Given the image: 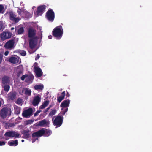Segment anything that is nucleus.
Listing matches in <instances>:
<instances>
[{
    "mask_svg": "<svg viewBox=\"0 0 152 152\" xmlns=\"http://www.w3.org/2000/svg\"><path fill=\"white\" fill-rule=\"evenodd\" d=\"M35 32V31L31 28H30L29 30V36L31 37L29 40V46L32 49L34 48L37 42V37L34 36Z\"/></svg>",
    "mask_w": 152,
    "mask_h": 152,
    "instance_id": "nucleus-1",
    "label": "nucleus"
},
{
    "mask_svg": "<svg viewBox=\"0 0 152 152\" xmlns=\"http://www.w3.org/2000/svg\"><path fill=\"white\" fill-rule=\"evenodd\" d=\"M63 34V30L61 26L56 27L53 31V35L57 39L61 38Z\"/></svg>",
    "mask_w": 152,
    "mask_h": 152,
    "instance_id": "nucleus-2",
    "label": "nucleus"
},
{
    "mask_svg": "<svg viewBox=\"0 0 152 152\" xmlns=\"http://www.w3.org/2000/svg\"><path fill=\"white\" fill-rule=\"evenodd\" d=\"M53 124L57 126L58 127L60 126L62 124L63 122V118L60 116H54L52 119Z\"/></svg>",
    "mask_w": 152,
    "mask_h": 152,
    "instance_id": "nucleus-3",
    "label": "nucleus"
},
{
    "mask_svg": "<svg viewBox=\"0 0 152 152\" xmlns=\"http://www.w3.org/2000/svg\"><path fill=\"white\" fill-rule=\"evenodd\" d=\"M11 112V110L10 108H4L1 110L0 115L2 118H4L7 116L10 115Z\"/></svg>",
    "mask_w": 152,
    "mask_h": 152,
    "instance_id": "nucleus-4",
    "label": "nucleus"
},
{
    "mask_svg": "<svg viewBox=\"0 0 152 152\" xmlns=\"http://www.w3.org/2000/svg\"><path fill=\"white\" fill-rule=\"evenodd\" d=\"M19 93L21 95L25 94L26 95L30 96L31 95V91L28 88H21L19 90Z\"/></svg>",
    "mask_w": 152,
    "mask_h": 152,
    "instance_id": "nucleus-5",
    "label": "nucleus"
},
{
    "mask_svg": "<svg viewBox=\"0 0 152 152\" xmlns=\"http://www.w3.org/2000/svg\"><path fill=\"white\" fill-rule=\"evenodd\" d=\"M45 5L41 6L38 7L36 13L34 14L36 17L41 15L45 11Z\"/></svg>",
    "mask_w": 152,
    "mask_h": 152,
    "instance_id": "nucleus-6",
    "label": "nucleus"
},
{
    "mask_svg": "<svg viewBox=\"0 0 152 152\" xmlns=\"http://www.w3.org/2000/svg\"><path fill=\"white\" fill-rule=\"evenodd\" d=\"M8 60L10 62L13 64L20 63L21 62V59L17 56L10 57Z\"/></svg>",
    "mask_w": 152,
    "mask_h": 152,
    "instance_id": "nucleus-7",
    "label": "nucleus"
},
{
    "mask_svg": "<svg viewBox=\"0 0 152 152\" xmlns=\"http://www.w3.org/2000/svg\"><path fill=\"white\" fill-rule=\"evenodd\" d=\"M5 136L10 137L11 138H18L19 136V134L15 132H8L5 133Z\"/></svg>",
    "mask_w": 152,
    "mask_h": 152,
    "instance_id": "nucleus-8",
    "label": "nucleus"
},
{
    "mask_svg": "<svg viewBox=\"0 0 152 152\" xmlns=\"http://www.w3.org/2000/svg\"><path fill=\"white\" fill-rule=\"evenodd\" d=\"M14 41L13 40H10L7 42L4 45L5 48L12 49L14 48Z\"/></svg>",
    "mask_w": 152,
    "mask_h": 152,
    "instance_id": "nucleus-9",
    "label": "nucleus"
},
{
    "mask_svg": "<svg viewBox=\"0 0 152 152\" xmlns=\"http://www.w3.org/2000/svg\"><path fill=\"white\" fill-rule=\"evenodd\" d=\"M37 63H34V71L37 76L38 77H40L42 75V72L41 69L37 66Z\"/></svg>",
    "mask_w": 152,
    "mask_h": 152,
    "instance_id": "nucleus-10",
    "label": "nucleus"
},
{
    "mask_svg": "<svg viewBox=\"0 0 152 152\" xmlns=\"http://www.w3.org/2000/svg\"><path fill=\"white\" fill-rule=\"evenodd\" d=\"M47 19L49 21H53L54 18V13L51 10L48 11L47 13Z\"/></svg>",
    "mask_w": 152,
    "mask_h": 152,
    "instance_id": "nucleus-11",
    "label": "nucleus"
},
{
    "mask_svg": "<svg viewBox=\"0 0 152 152\" xmlns=\"http://www.w3.org/2000/svg\"><path fill=\"white\" fill-rule=\"evenodd\" d=\"M9 15L10 20L15 22H18L20 19L19 17H16L15 14L12 11L9 12Z\"/></svg>",
    "mask_w": 152,
    "mask_h": 152,
    "instance_id": "nucleus-12",
    "label": "nucleus"
},
{
    "mask_svg": "<svg viewBox=\"0 0 152 152\" xmlns=\"http://www.w3.org/2000/svg\"><path fill=\"white\" fill-rule=\"evenodd\" d=\"M32 109L31 108H29L24 110L23 113L22 115L24 117L27 118L32 115Z\"/></svg>",
    "mask_w": 152,
    "mask_h": 152,
    "instance_id": "nucleus-13",
    "label": "nucleus"
},
{
    "mask_svg": "<svg viewBox=\"0 0 152 152\" xmlns=\"http://www.w3.org/2000/svg\"><path fill=\"white\" fill-rule=\"evenodd\" d=\"M41 97L39 95L35 96L32 101V104L34 106L37 105L40 101Z\"/></svg>",
    "mask_w": 152,
    "mask_h": 152,
    "instance_id": "nucleus-14",
    "label": "nucleus"
},
{
    "mask_svg": "<svg viewBox=\"0 0 152 152\" xmlns=\"http://www.w3.org/2000/svg\"><path fill=\"white\" fill-rule=\"evenodd\" d=\"M11 36V34L8 32H4L0 35V37L2 40L10 38Z\"/></svg>",
    "mask_w": 152,
    "mask_h": 152,
    "instance_id": "nucleus-15",
    "label": "nucleus"
},
{
    "mask_svg": "<svg viewBox=\"0 0 152 152\" xmlns=\"http://www.w3.org/2000/svg\"><path fill=\"white\" fill-rule=\"evenodd\" d=\"M38 133H40L41 136L44 134L45 136H48L51 134L52 132L50 130L44 129L39 130Z\"/></svg>",
    "mask_w": 152,
    "mask_h": 152,
    "instance_id": "nucleus-16",
    "label": "nucleus"
},
{
    "mask_svg": "<svg viewBox=\"0 0 152 152\" xmlns=\"http://www.w3.org/2000/svg\"><path fill=\"white\" fill-rule=\"evenodd\" d=\"M38 132V131L32 134V142H34L36 140L38 139L37 137L41 136V135L40 134V133Z\"/></svg>",
    "mask_w": 152,
    "mask_h": 152,
    "instance_id": "nucleus-17",
    "label": "nucleus"
},
{
    "mask_svg": "<svg viewBox=\"0 0 152 152\" xmlns=\"http://www.w3.org/2000/svg\"><path fill=\"white\" fill-rule=\"evenodd\" d=\"M69 100H64L61 103V106L62 107H68L69 105Z\"/></svg>",
    "mask_w": 152,
    "mask_h": 152,
    "instance_id": "nucleus-18",
    "label": "nucleus"
},
{
    "mask_svg": "<svg viewBox=\"0 0 152 152\" xmlns=\"http://www.w3.org/2000/svg\"><path fill=\"white\" fill-rule=\"evenodd\" d=\"M18 143L17 140L10 141L8 142V145L10 146H15L18 145Z\"/></svg>",
    "mask_w": 152,
    "mask_h": 152,
    "instance_id": "nucleus-19",
    "label": "nucleus"
},
{
    "mask_svg": "<svg viewBox=\"0 0 152 152\" xmlns=\"http://www.w3.org/2000/svg\"><path fill=\"white\" fill-rule=\"evenodd\" d=\"M3 84H7L10 82V79L9 77L7 76H5L2 79Z\"/></svg>",
    "mask_w": 152,
    "mask_h": 152,
    "instance_id": "nucleus-20",
    "label": "nucleus"
},
{
    "mask_svg": "<svg viewBox=\"0 0 152 152\" xmlns=\"http://www.w3.org/2000/svg\"><path fill=\"white\" fill-rule=\"evenodd\" d=\"M49 122L48 121L44 119L41 121H39L38 123L39 126H42L45 125H48L49 124Z\"/></svg>",
    "mask_w": 152,
    "mask_h": 152,
    "instance_id": "nucleus-21",
    "label": "nucleus"
},
{
    "mask_svg": "<svg viewBox=\"0 0 152 152\" xmlns=\"http://www.w3.org/2000/svg\"><path fill=\"white\" fill-rule=\"evenodd\" d=\"M16 69H17V70L19 71V72L18 74V76H19L20 74L22 73L23 69V66L22 65H20L17 66Z\"/></svg>",
    "mask_w": 152,
    "mask_h": 152,
    "instance_id": "nucleus-22",
    "label": "nucleus"
},
{
    "mask_svg": "<svg viewBox=\"0 0 152 152\" xmlns=\"http://www.w3.org/2000/svg\"><path fill=\"white\" fill-rule=\"evenodd\" d=\"M49 102L48 101H46L39 107V109H43L45 108L49 104Z\"/></svg>",
    "mask_w": 152,
    "mask_h": 152,
    "instance_id": "nucleus-23",
    "label": "nucleus"
},
{
    "mask_svg": "<svg viewBox=\"0 0 152 152\" xmlns=\"http://www.w3.org/2000/svg\"><path fill=\"white\" fill-rule=\"evenodd\" d=\"M43 88V86L42 84L36 85L34 86V88L36 90L42 89Z\"/></svg>",
    "mask_w": 152,
    "mask_h": 152,
    "instance_id": "nucleus-24",
    "label": "nucleus"
},
{
    "mask_svg": "<svg viewBox=\"0 0 152 152\" xmlns=\"http://www.w3.org/2000/svg\"><path fill=\"white\" fill-rule=\"evenodd\" d=\"M16 94L15 92H13L10 94L9 95V98L12 100L13 99L15 98Z\"/></svg>",
    "mask_w": 152,
    "mask_h": 152,
    "instance_id": "nucleus-25",
    "label": "nucleus"
},
{
    "mask_svg": "<svg viewBox=\"0 0 152 152\" xmlns=\"http://www.w3.org/2000/svg\"><path fill=\"white\" fill-rule=\"evenodd\" d=\"M65 95V91L63 92L61 94V95L59 97L58 99V101L59 102H61L64 98Z\"/></svg>",
    "mask_w": 152,
    "mask_h": 152,
    "instance_id": "nucleus-26",
    "label": "nucleus"
},
{
    "mask_svg": "<svg viewBox=\"0 0 152 152\" xmlns=\"http://www.w3.org/2000/svg\"><path fill=\"white\" fill-rule=\"evenodd\" d=\"M14 108L15 111V113L17 114H19L20 112V108L15 105L14 106Z\"/></svg>",
    "mask_w": 152,
    "mask_h": 152,
    "instance_id": "nucleus-27",
    "label": "nucleus"
},
{
    "mask_svg": "<svg viewBox=\"0 0 152 152\" xmlns=\"http://www.w3.org/2000/svg\"><path fill=\"white\" fill-rule=\"evenodd\" d=\"M2 87L4 90L6 92H8L10 89V87L8 84L2 85Z\"/></svg>",
    "mask_w": 152,
    "mask_h": 152,
    "instance_id": "nucleus-28",
    "label": "nucleus"
},
{
    "mask_svg": "<svg viewBox=\"0 0 152 152\" xmlns=\"http://www.w3.org/2000/svg\"><path fill=\"white\" fill-rule=\"evenodd\" d=\"M24 15L27 18H29L31 16V14L29 13L27 11H24V12H23Z\"/></svg>",
    "mask_w": 152,
    "mask_h": 152,
    "instance_id": "nucleus-29",
    "label": "nucleus"
},
{
    "mask_svg": "<svg viewBox=\"0 0 152 152\" xmlns=\"http://www.w3.org/2000/svg\"><path fill=\"white\" fill-rule=\"evenodd\" d=\"M23 12H24V11L23 10H22L20 9H18L17 10L18 13L20 15H21V16H23L24 15Z\"/></svg>",
    "mask_w": 152,
    "mask_h": 152,
    "instance_id": "nucleus-30",
    "label": "nucleus"
},
{
    "mask_svg": "<svg viewBox=\"0 0 152 152\" xmlns=\"http://www.w3.org/2000/svg\"><path fill=\"white\" fill-rule=\"evenodd\" d=\"M4 11L5 9L4 7L1 5H0V13H4Z\"/></svg>",
    "mask_w": 152,
    "mask_h": 152,
    "instance_id": "nucleus-31",
    "label": "nucleus"
},
{
    "mask_svg": "<svg viewBox=\"0 0 152 152\" xmlns=\"http://www.w3.org/2000/svg\"><path fill=\"white\" fill-rule=\"evenodd\" d=\"M56 112V111L55 110H52L50 113L49 115L50 116H52L54 115Z\"/></svg>",
    "mask_w": 152,
    "mask_h": 152,
    "instance_id": "nucleus-32",
    "label": "nucleus"
},
{
    "mask_svg": "<svg viewBox=\"0 0 152 152\" xmlns=\"http://www.w3.org/2000/svg\"><path fill=\"white\" fill-rule=\"evenodd\" d=\"M30 78H26V81L27 83H31L33 79V77L32 76H28Z\"/></svg>",
    "mask_w": 152,
    "mask_h": 152,
    "instance_id": "nucleus-33",
    "label": "nucleus"
},
{
    "mask_svg": "<svg viewBox=\"0 0 152 152\" xmlns=\"http://www.w3.org/2000/svg\"><path fill=\"white\" fill-rule=\"evenodd\" d=\"M23 27H20L18 29V34H21L23 32Z\"/></svg>",
    "mask_w": 152,
    "mask_h": 152,
    "instance_id": "nucleus-34",
    "label": "nucleus"
},
{
    "mask_svg": "<svg viewBox=\"0 0 152 152\" xmlns=\"http://www.w3.org/2000/svg\"><path fill=\"white\" fill-rule=\"evenodd\" d=\"M34 122V120H28L26 121L25 123L26 125L31 124Z\"/></svg>",
    "mask_w": 152,
    "mask_h": 152,
    "instance_id": "nucleus-35",
    "label": "nucleus"
},
{
    "mask_svg": "<svg viewBox=\"0 0 152 152\" xmlns=\"http://www.w3.org/2000/svg\"><path fill=\"white\" fill-rule=\"evenodd\" d=\"M26 78H30V77H29L28 75H25L22 76L21 77V79L22 80H25L26 81Z\"/></svg>",
    "mask_w": 152,
    "mask_h": 152,
    "instance_id": "nucleus-36",
    "label": "nucleus"
},
{
    "mask_svg": "<svg viewBox=\"0 0 152 152\" xmlns=\"http://www.w3.org/2000/svg\"><path fill=\"white\" fill-rule=\"evenodd\" d=\"M22 99L20 98H19L17 100L16 103L17 104H20L22 105Z\"/></svg>",
    "mask_w": 152,
    "mask_h": 152,
    "instance_id": "nucleus-37",
    "label": "nucleus"
},
{
    "mask_svg": "<svg viewBox=\"0 0 152 152\" xmlns=\"http://www.w3.org/2000/svg\"><path fill=\"white\" fill-rule=\"evenodd\" d=\"M19 53L22 56H25L26 54V52L23 50L20 51Z\"/></svg>",
    "mask_w": 152,
    "mask_h": 152,
    "instance_id": "nucleus-38",
    "label": "nucleus"
},
{
    "mask_svg": "<svg viewBox=\"0 0 152 152\" xmlns=\"http://www.w3.org/2000/svg\"><path fill=\"white\" fill-rule=\"evenodd\" d=\"M4 28L3 23L1 21H0V31L3 29Z\"/></svg>",
    "mask_w": 152,
    "mask_h": 152,
    "instance_id": "nucleus-39",
    "label": "nucleus"
},
{
    "mask_svg": "<svg viewBox=\"0 0 152 152\" xmlns=\"http://www.w3.org/2000/svg\"><path fill=\"white\" fill-rule=\"evenodd\" d=\"M41 110L37 111L34 114V117L38 115V114L41 112Z\"/></svg>",
    "mask_w": 152,
    "mask_h": 152,
    "instance_id": "nucleus-40",
    "label": "nucleus"
},
{
    "mask_svg": "<svg viewBox=\"0 0 152 152\" xmlns=\"http://www.w3.org/2000/svg\"><path fill=\"white\" fill-rule=\"evenodd\" d=\"M5 142L4 141H0V146H3L5 145Z\"/></svg>",
    "mask_w": 152,
    "mask_h": 152,
    "instance_id": "nucleus-41",
    "label": "nucleus"
},
{
    "mask_svg": "<svg viewBox=\"0 0 152 152\" xmlns=\"http://www.w3.org/2000/svg\"><path fill=\"white\" fill-rule=\"evenodd\" d=\"M40 56L39 54L37 55L35 59L36 60L38 59L39 58Z\"/></svg>",
    "mask_w": 152,
    "mask_h": 152,
    "instance_id": "nucleus-42",
    "label": "nucleus"
},
{
    "mask_svg": "<svg viewBox=\"0 0 152 152\" xmlns=\"http://www.w3.org/2000/svg\"><path fill=\"white\" fill-rule=\"evenodd\" d=\"M9 53V51H6L5 52V53H4L5 55L7 56L8 54Z\"/></svg>",
    "mask_w": 152,
    "mask_h": 152,
    "instance_id": "nucleus-43",
    "label": "nucleus"
},
{
    "mask_svg": "<svg viewBox=\"0 0 152 152\" xmlns=\"http://www.w3.org/2000/svg\"><path fill=\"white\" fill-rule=\"evenodd\" d=\"M2 56L0 54V64L1 63L2 60Z\"/></svg>",
    "mask_w": 152,
    "mask_h": 152,
    "instance_id": "nucleus-44",
    "label": "nucleus"
},
{
    "mask_svg": "<svg viewBox=\"0 0 152 152\" xmlns=\"http://www.w3.org/2000/svg\"><path fill=\"white\" fill-rule=\"evenodd\" d=\"M3 101V99H1L0 98V107L1 106V102H2Z\"/></svg>",
    "mask_w": 152,
    "mask_h": 152,
    "instance_id": "nucleus-45",
    "label": "nucleus"
},
{
    "mask_svg": "<svg viewBox=\"0 0 152 152\" xmlns=\"http://www.w3.org/2000/svg\"><path fill=\"white\" fill-rule=\"evenodd\" d=\"M29 134H27L25 135V137L26 138H28L29 137Z\"/></svg>",
    "mask_w": 152,
    "mask_h": 152,
    "instance_id": "nucleus-46",
    "label": "nucleus"
},
{
    "mask_svg": "<svg viewBox=\"0 0 152 152\" xmlns=\"http://www.w3.org/2000/svg\"><path fill=\"white\" fill-rule=\"evenodd\" d=\"M52 37V36L51 35H50V36H48V38L50 39H51Z\"/></svg>",
    "mask_w": 152,
    "mask_h": 152,
    "instance_id": "nucleus-47",
    "label": "nucleus"
},
{
    "mask_svg": "<svg viewBox=\"0 0 152 152\" xmlns=\"http://www.w3.org/2000/svg\"><path fill=\"white\" fill-rule=\"evenodd\" d=\"M50 107H48V108H47V109H46L45 110V112H47L48 110L50 109Z\"/></svg>",
    "mask_w": 152,
    "mask_h": 152,
    "instance_id": "nucleus-48",
    "label": "nucleus"
},
{
    "mask_svg": "<svg viewBox=\"0 0 152 152\" xmlns=\"http://www.w3.org/2000/svg\"><path fill=\"white\" fill-rule=\"evenodd\" d=\"M67 110H68V109L67 108L66 109V110H65V112L64 113V115L65 114V112H66V111H67Z\"/></svg>",
    "mask_w": 152,
    "mask_h": 152,
    "instance_id": "nucleus-49",
    "label": "nucleus"
},
{
    "mask_svg": "<svg viewBox=\"0 0 152 152\" xmlns=\"http://www.w3.org/2000/svg\"><path fill=\"white\" fill-rule=\"evenodd\" d=\"M14 29V28L13 27H12L11 28V30H13Z\"/></svg>",
    "mask_w": 152,
    "mask_h": 152,
    "instance_id": "nucleus-50",
    "label": "nucleus"
},
{
    "mask_svg": "<svg viewBox=\"0 0 152 152\" xmlns=\"http://www.w3.org/2000/svg\"><path fill=\"white\" fill-rule=\"evenodd\" d=\"M24 140H21V141L22 142H24Z\"/></svg>",
    "mask_w": 152,
    "mask_h": 152,
    "instance_id": "nucleus-51",
    "label": "nucleus"
},
{
    "mask_svg": "<svg viewBox=\"0 0 152 152\" xmlns=\"http://www.w3.org/2000/svg\"><path fill=\"white\" fill-rule=\"evenodd\" d=\"M40 34H41V36H40V38L41 39L42 38V36H41V35H42V34L41 33H40Z\"/></svg>",
    "mask_w": 152,
    "mask_h": 152,
    "instance_id": "nucleus-52",
    "label": "nucleus"
},
{
    "mask_svg": "<svg viewBox=\"0 0 152 152\" xmlns=\"http://www.w3.org/2000/svg\"><path fill=\"white\" fill-rule=\"evenodd\" d=\"M5 139H6V140H8L9 138H6Z\"/></svg>",
    "mask_w": 152,
    "mask_h": 152,
    "instance_id": "nucleus-53",
    "label": "nucleus"
},
{
    "mask_svg": "<svg viewBox=\"0 0 152 152\" xmlns=\"http://www.w3.org/2000/svg\"><path fill=\"white\" fill-rule=\"evenodd\" d=\"M34 8H35V7L34 6L33 7L32 9H33Z\"/></svg>",
    "mask_w": 152,
    "mask_h": 152,
    "instance_id": "nucleus-54",
    "label": "nucleus"
},
{
    "mask_svg": "<svg viewBox=\"0 0 152 152\" xmlns=\"http://www.w3.org/2000/svg\"><path fill=\"white\" fill-rule=\"evenodd\" d=\"M42 115V114H41V115H40V116H41Z\"/></svg>",
    "mask_w": 152,
    "mask_h": 152,
    "instance_id": "nucleus-55",
    "label": "nucleus"
},
{
    "mask_svg": "<svg viewBox=\"0 0 152 152\" xmlns=\"http://www.w3.org/2000/svg\"><path fill=\"white\" fill-rule=\"evenodd\" d=\"M40 30L41 29V28H40Z\"/></svg>",
    "mask_w": 152,
    "mask_h": 152,
    "instance_id": "nucleus-56",
    "label": "nucleus"
}]
</instances>
